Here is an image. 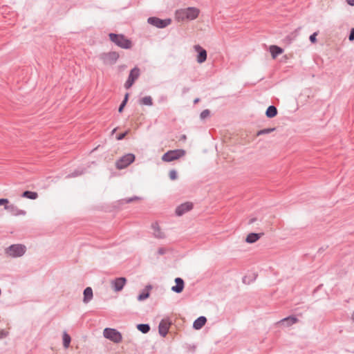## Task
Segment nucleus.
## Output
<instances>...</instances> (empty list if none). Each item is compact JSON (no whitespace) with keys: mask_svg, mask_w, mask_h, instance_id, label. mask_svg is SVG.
<instances>
[{"mask_svg":"<svg viewBox=\"0 0 354 354\" xmlns=\"http://www.w3.org/2000/svg\"><path fill=\"white\" fill-rule=\"evenodd\" d=\"M199 14L200 10L198 8L196 7H188L177 10L175 15L178 21H192L196 19Z\"/></svg>","mask_w":354,"mask_h":354,"instance_id":"f257e3e1","label":"nucleus"},{"mask_svg":"<svg viewBox=\"0 0 354 354\" xmlns=\"http://www.w3.org/2000/svg\"><path fill=\"white\" fill-rule=\"evenodd\" d=\"M110 40L118 46L124 48L129 49L132 46V42L123 35H118L115 33H110L109 35Z\"/></svg>","mask_w":354,"mask_h":354,"instance_id":"f03ea898","label":"nucleus"},{"mask_svg":"<svg viewBox=\"0 0 354 354\" xmlns=\"http://www.w3.org/2000/svg\"><path fill=\"white\" fill-rule=\"evenodd\" d=\"M26 252V247L23 244H12L6 249L8 256L16 258L22 257Z\"/></svg>","mask_w":354,"mask_h":354,"instance_id":"7ed1b4c3","label":"nucleus"},{"mask_svg":"<svg viewBox=\"0 0 354 354\" xmlns=\"http://www.w3.org/2000/svg\"><path fill=\"white\" fill-rule=\"evenodd\" d=\"M185 153V151L182 149L169 150L163 154L162 160L164 162H171L184 156Z\"/></svg>","mask_w":354,"mask_h":354,"instance_id":"20e7f679","label":"nucleus"},{"mask_svg":"<svg viewBox=\"0 0 354 354\" xmlns=\"http://www.w3.org/2000/svg\"><path fill=\"white\" fill-rule=\"evenodd\" d=\"M104 337L114 343H120L122 340V336L120 332L115 328H106L103 331Z\"/></svg>","mask_w":354,"mask_h":354,"instance_id":"39448f33","label":"nucleus"},{"mask_svg":"<svg viewBox=\"0 0 354 354\" xmlns=\"http://www.w3.org/2000/svg\"><path fill=\"white\" fill-rule=\"evenodd\" d=\"M136 156L133 153H127L122 156L115 162V167L118 169H123L135 161Z\"/></svg>","mask_w":354,"mask_h":354,"instance_id":"423d86ee","label":"nucleus"},{"mask_svg":"<svg viewBox=\"0 0 354 354\" xmlns=\"http://www.w3.org/2000/svg\"><path fill=\"white\" fill-rule=\"evenodd\" d=\"M119 58V54L117 52L111 51L104 53L100 55V59L106 65H113L116 63Z\"/></svg>","mask_w":354,"mask_h":354,"instance_id":"0eeeda50","label":"nucleus"},{"mask_svg":"<svg viewBox=\"0 0 354 354\" xmlns=\"http://www.w3.org/2000/svg\"><path fill=\"white\" fill-rule=\"evenodd\" d=\"M140 74V71L137 66L131 70L128 79L124 84L126 89H129L132 86L134 82L139 77Z\"/></svg>","mask_w":354,"mask_h":354,"instance_id":"6e6552de","label":"nucleus"},{"mask_svg":"<svg viewBox=\"0 0 354 354\" xmlns=\"http://www.w3.org/2000/svg\"><path fill=\"white\" fill-rule=\"evenodd\" d=\"M147 21L149 24L159 28H165L171 24L170 19H161L155 17L148 18Z\"/></svg>","mask_w":354,"mask_h":354,"instance_id":"1a4fd4ad","label":"nucleus"},{"mask_svg":"<svg viewBox=\"0 0 354 354\" xmlns=\"http://www.w3.org/2000/svg\"><path fill=\"white\" fill-rule=\"evenodd\" d=\"M127 281V279L124 277H117L111 281V288L115 292H120L123 289Z\"/></svg>","mask_w":354,"mask_h":354,"instance_id":"9d476101","label":"nucleus"},{"mask_svg":"<svg viewBox=\"0 0 354 354\" xmlns=\"http://www.w3.org/2000/svg\"><path fill=\"white\" fill-rule=\"evenodd\" d=\"M194 205L192 202H186L180 204L176 208L175 213L177 216H180L186 212L193 209Z\"/></svg>","mask_w":354,"mask_h":354,"instance_id":"9b49d317","label":"nucleus"},{"mask_svg":"<svg viewBox=\"0 0 354 354\" xmlns=\"http://www.w3.org/2000/svg\"><path fill=\"white\" fill-rule=\"evenodd\" d=\"M171 322L169 319H162L158 325V332L160 336L165 337L169 330Z\"/></svg>","mask_w":354,"mask_h":354,"instance_id":"f8f14e48","label":"nucleus"},{"mask_svg":"<svg viewBox=\"0 0 354 354\" xmlns=\"http://www.w3.org/2000/svg\"><path fill=\"white\" fill-rule=\"evenodd\" d=\"M5 209L8 211L12 216H20V215H26V212L25 210L19 209L18 207L14 204H7L5 207Z\"/></svg>","mask_w":354,"mask_h":354,"instance_id":"ddd939ff","label":"nucleus"},{"mask_svg":"<svg viewBox=\"0 0 354 354\" xmlns=\"http://www.w3.org/2000/svg\"><path fill=\"white\" fill-rule=\"evenodd\" d=\"M194 49L196 52L198 53L196 59L197 62L199 64L205 62L207 59V51L199 45L194 46Z\"/></svg>","mask_w":354,"mask_h":354,"instance_id":"4468645a","label":"nucleus"},{"mask_svg":"<svg viewBox=\"0 0 354 354\" xmlns=\"http://www.w3.org/2000/svg\"><path fill=\"white\" fill-rule=\"evenodd\" d=\"M176 285L171 287V290L176 293H180L183 291L185 288V281L180 277L175 279Z\"/></svg>","mask_w":354,"mask_h":354,"instance_id":"2eb2a0df","label":"nucleus"},{"mask_svg":"<svg viewBox=\"0 0 354 354\" xmlns=\"http://www.w3.org/2000/svg\"><path fill=\"white\" fill-rule=\"evenodd\" d=\"M152 289V286L149 284L145 286V288L142 290V292L138 295L137 299L138 301H143L147 299L150 296L149 291Z\"/></svg>","mask_w":354,"mask_h":354,"instance_id":"dca6fc26","label":"nucleus"},{"mask_svg":"<svg viewBox=\"0 0 354 354\" xmlns=\"http://www.w3.org/2000/svg\"><path fill=\"white\" fill-rule=\"evenodd\" d=\"M206 322L207 318L204 316H201L194 322L193 328L195 330H200L205 325Z\"/></svg>","mask_w":354,"mask_h":354,"instance_id":"f3484780","label":"nucleus"},{"mask_svg":"<svg viewBox=\"0 0 354 354\" xmlns=\"http://www.w3.org/2000/svg\"><path fill=\"white\" fill-rule=\"evenodd\" d=\"M264 234L251 232L246 236L245 241L248 243H254L257 242Z\"/></svg>","mask_w":354,"mask_h":354,"instance_id":"a211bd4d","label":"nucleus"},{"mask_svg":"<svg viewBox=\"0 0 354 354\" xmlns=\"http://www.w3.org/2000/svg\"><path fill=\"white\" fill-rule=\"evenodd\" d=\"M299 322V319L294 315H290L287 317L282 319L280 322L286 326H290Z\"/></svg>","mask_w":354,"mask_h":354,"instance_id":"6ab92c4d","label":"nucleus"},{"mask_svg":"<svg viewBox=\"0 0 354 354\" xmlns=\"http://www.w3.org/2000/svg\"><path fill=\"white\" fill-rule=\"evenodd\" d=\"M84 298L83 301L84 303L88 302L93 296V290L91 287H86L83 292Z\"/></svg>","mask_w":354,"mask_h":354,"instance_id":"aec40b11","label":"nucleus"},{"mask_svg":"<svg viewBox=\"0 0 354 354\" xmlns=\"http://www.w3.org/2000/svg\"><path fill=\"white\" fill-rule=\"evenodd\" d=\"M152 228L154 230V236L158 239L165 238V234L160 231V227L157 223H152Z\"/></svg>","mask_w":354,"mask_h":354,"instance_id":"412c9836","label":"nucleus"},{"mask_svg":"<svg viewBox=\"0 0 354 354\" xmlns=\"http://www.w3.org/2000/svg\"><path fill=\"white\" fill-rule=\"evenodd\" d=\"M270 52L273 58H276L278 55L283 53V49L277 46H270Z\"/></svg>","mask_w":354,"mask_h":354,"instance_id":"4be33fe9","label":"nucleus"},{"mask_svg":"<svg viewBox=\"0 0 354 354\" xmlns=\"http://www.w3.org/2000/svg\"><path fill=\"white\" fill-rule=\"evenodd\" d=\"M21 196L24 198L35 200L38 198V194L36 192L26 190L21 194Z\"/></svg>","mask_w":354,"mask_h":354,"instance_id":"5701e85b","label":"nucleus"},{"mask_svg":"<svg viewBox=\"0 0 354 354\" xmlns=\"http://www.w3.org/2000/svg\"><path fill=\"white\" fill-rule=\"evenodd\" d=\"M136 328L143 334H147L150 331L151 327L149 324H138Z\"/></svg>","mask_w":354,"mask_h":354,"instance_id":"b1692460","label":"nucleus"},{"mask_svg":"<svg viewBox=\"0 0 354 354\" xmlns=\"http://www.w3.org/2000/svg\"><path fill=\"white\" fill-rule=\"evenodd\" d=\"M62 341H63V346L65 348H68L69 347L71 342V337L66 331H64L63 333Z\"/></svg>","mask_w":354,"mask_h":354,"instance_id":"393cba45","label":"nucleus"},{"mask_svg":"<svg viewBox=\"0 0 354 354\" xmlns=\"http://www.w3.org/2000/svg\"><path fill=\"white\" fill-rule=\"evenodd\" d=\"M140 103L143 105H151L152 98L150 96H145L140 100Z\"/></svg>","mask_w":354,"mask_h":354,"instance_id":"a878e982","label":"nucleus"},{"mask_svg":"<svg viewBox=\"0 0 354 354\" xmlns=\"http://www.w3.org/2000/svg\"><path fill=\"white\" fill-rule=\"evenodd\" d=\"M83 174H84V169H75V171H73V172H71V174H68L66 176V178H75L77 176H81Z\"/></svg>","mask_w":354,"mask_h":354,"instance_id":"bb28decb","label":"nucleus"},{"mask_svg":"<svg viewBox=\"0 0 354 354\" xmlns=\"http://www.w3.org/2000/svg\"><path fill=\"white\" fill-rule=\"evenodd\" d=\"M139 200H140V198L135 196H133L131 198H127L122 199L121 201H120V202L121 204H124V203L127 204V203H130L131 202H133L136 201H139Z\"/></svg>","mask_w":354,"mask_h":354,"instance_id":"cd10ccee","label":"nucleus"},{"mask_svg":"<svg viewBox=\"0 0 354 354\" xmlns=\"http://www.w3.org/2000/svg\"><path fill=\"white\" fill-rule=\"evenodd\" d=\"M275 130V128H267V129H261L260 131H259L257 133V136H261V135H264V134H268V133H270L272 131H274Z\"/></svg>","mask_w":354,"mask_h":354,"instance_id":"c85d7f7f","label":"nucleus"},{"mask_svg":"<svg viewBox=\"0 0 354 354\" xmlns=\"http://www.w3.org/2000/svg\"><path fill=\"white\" fill-rule=\"evenodd\" d=\"M169 178L171 180H175L178 178L177 172H176V171L175 169H171L169 171Z\"/></svg>","mask_w":354,"mask_h":354,"instance_id":"c756f323","label":"nucleus"},{"mask_svg":"<svg viewBox=\"0 0 354 354\" xmlns=\"http://www.w3.org/2000/svg\"><path fill=\"white\" fill-rule=\"evenodd\" d=\"M256 279V276L251 279H248L247 276H244L242 279V281L245 284H250V283L253 282Z\"/></svg>","mask_w":354,"mask_h":354,"instance_id":"7c9ffc66","label":"nucleus"},{"mask_svg":"<svg viewBox=\"0 0 354 354\" xmlns=\"http://www.w3.org/2000/svg\"><path fill=\"white\" fill-rule=\"evenodd\" d=\"M211 112H201L200 118L201 120H205L206 118L211 117Z\"/></svg>","mask_w":354,"mask_h":354,"instance_id":"2f4dec72","label":"nucleus"},{"mask_svg":"<svg viewBox=\"0 0 354 354\" xmlns=\"http://www.w3.org/2000/svg\"><path fill=\"white\" fill-rule=\"evenodd\" d=\"M128 133H129V130L118 134L116 136V140H123Z\"/></svg>","mask_w":354,"mask_h":354,"instance_id":"473e14b6","label":"nucleus"},{"mask_svg":"<svg viewBox=\"0 0 354 354\" xmlns=\"http://www.w3.org/2000/svg\"><path fill=\"white\" fill-rule=\"evenodd\" d=\"M127 97H128V94H126L124 100L122 101V102L119 106L118 111H122L123 110V109H124V106H125V104L127 103Z\"/></svg>","mask_w":354,"mask_h":354,"instance_id":"72a5a7b5","label":"nucleus"},{"mask_svg":"<svg viewBox=\"0 0 354 354\" xmlns=\"http://www.w3.org/2000/svg\"><path fill=\"white\" fill-rule=\"evenodd\" d=\"M278 112H266V115L268 118H272L277 116Z\"/></svg>","mask_w":354,"mask_h":354,"instance_id":"f704fd0d","label":"nucleus"},{"mask_svg":"<svg viewBox=\"0 0 354 354\" xmlns=\"http://www.w3.org/2000/svg\"><path fill=\"white\" fill-rule=\"evenodd\" d=\"M317 35V32H314L313 34H312L310 36L309 39H310V41L312 43H315L316 42V41H317V39H316Z\"/></svg>","mask_w":354,"mask_h":354,"instance_id":"c9c22d12","label":"nucleus"},{"mask_svg":"<svg viewBox=\"0 0 354 354\" xmlns=\"http://www.w3.org/2000/svg\"><path fill=\"white\" fill-rule=\"evenodd\" d=\"M9 203L8 198H0V205H4V207Z\"/></svg>","mask_w":354,"mask_h":354,"instance_id":"e433bc0d","label":"nucleus"},{"mask_svg":"<svg viewBox=\"0 0 354 354\" xmlns=\"http://www.w3.org/2000/svg\"><path fill=\"white\" fill-rule=\"evenodd\" d=\"M8 335V332H7L4 330H1L0 331V339H3V338L6 337Z\"/></svg>","mask_w":354,"mask_h":354,"instance_id":"4c0bfd02","label":"nucleus"},{"mask_svg":"<svg viewBox=\"0 0 354 354\" xmlns=\"http://www.w3.org/2000/svg\"><path fill=\"white\" fill-rule=\"evenodd\" d=\"M166 253V250L164 248H159L158 250V254L159 255H163Z\"/></svg>","mask_w":354,"mask_h":354,"instance_id":"58836bf2","label":"nucleus"},{"mask_svg":"<svg viewBox=\"0 0 354 354\" xmlns=\"http://www.w3.org/2000/svg\"><path fill=\"white\" fill-rule=\"evenodd\" d=\"M348 39L350 41L354 40V28L351 29Z\"/></svg>","mask_w":354,"mask_h":354,"instance_id":"ea45409f","label":"nucleus"},{"mask_svg":"<svg viewBox=\"0 0 354 354\" xmlns=\"http://www.w3.org/2000/svg\"><path fill=\"white\" fill-rule=\"evenodd\" d=\"M266 111H277V109L274 105H270L266 109Z\"/></svg>","mask_w":354,"mask_h":354,"instance_id":"a19ab883","label":"nucleus"},{"mask_svg":"<svg viewBox=\"0 0 354 354\" xmlns=\"http://www.w3.org/2000/svg\"><path fill=\"white\" fill-rule=\"evenodd\" d=\"M186 140H187V136L185 134L181 135L180 137V139H179L180 141H182V140L185 141Z\"/></svg>","mask_w":354,"mask_h":354,"instance_id":"79ce46f5","label":"nucleus"},{"mask_svg":"<svg viewBox=\"0 0 354 354\" xmlns=\"http://www.w3.org/2000/svg\"><path fill=\"white\" fill-rule=\"evenodd\" d=\"M346 1L348 5L352 6H354V0H346Z\"/></svg>","mask_w":354,"mask_h":354,"instance_id":"37998d69","label":"nucleus"},{"mask_svg":"<svg viewBox=\"0 0 354 354\" xmlns=\"http://www.w3.org/2000/svg\"><path fill=\"white\" fill-rule=\"evenodd\" d=\"M256 220H257V218H251V219L250 220V221H249V223H250V224H252V223H253Z\"/></svg>","mask_w":354,"mask_h":354,"instance_id":"c03bdc74","label":"nucleus"},{"mask_svg":"<svg viewBox=\"0 0 354 354\" xmlns=\"http://www.w3.org/2000/svg\"><path fill=\"white\" fill-rule=\"evenodd\" d=\"M199 101V99L198 98H196L195 100H194V103H196Z\"/></svg>","mask_w":354,"mask_h":354,"instance_id":"a18cd8bd","label":"nucleus"},{"mask_svg":"<svg viewBox=\"0 0 354 354\" xmlns=\"http://www.w3.org/2000/svg\"><path fill=\"white\" fill-rule=\"evenodd\" d=\"M352 319L354 321V310H353V315H352Z\"/></svg>","mask_w":354,"mask_h":354,"instance_id":"49530a36","label":"nucleus"},{"mask_svg":"<svg viewBox=\"0 0 354 354\" xmlns=\"http://www.w3.org/2000/svg\"><path fill=\"white\" fill-rule=\"evenodd\" d=\"M115 131H116V129H114L112 131V133H115Z\"/></svg>","mask_w":354,"mask_h":354,"instance_id":"de8ad7c7","label":"nucleus"}]
</instances>
